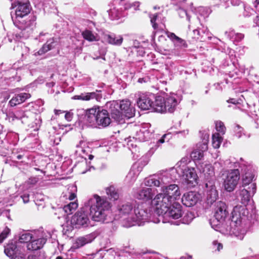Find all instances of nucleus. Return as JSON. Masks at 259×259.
I'll use <instances>...</instances> for the list:
<instances>
[{"mask_svg":"<svg viewBox=\"0 0 259 259\" xmlns=\"http://www.w3.org/2000/svg\"><path fill=\"white\" fill-rule=\"evenodd\" d=\"M11 8L15 9V17L12 16L13 23L21 30L13 34V38L16 41H20L21 38H27L35 25L34 20L27 18L30 11L29 4L16 1L12 4Z\"/></svg>","mask_w":259,"mask_h":259,"instance_id":"1","label":"nucleus"},{"mask_svg":"<svg viewBox=\"0 0 259 259\" xmlns=\"http://www.w3.org/2000/svg\"><path fill=\"white\" fill-rule=\"evenodd\" d=\"M118 215L122 226L129 228L135 225L141 226L151 220L150 210L145 207L143 204L134 207L131 202H125L118 206Z\"/></svg>","mask_w":259,"mask_h":259,"instance_id":"2","label":"nucleus"},{"mask_svg":"<svg viewBox=\"0 0 259 259\" xmlns=\"http://www.w3.org/2000/svg\"><path fill=\"white\" fill-rule=\"evenodd\" d=\"M84 206L86 209L90 208V215L94 221L108 222L107 217L111 205L106 198L95 195L85 203Z\"/></svg>","mask_w":259,"mask_h":259,"instance_id":"3","label":"nucleus"},{"mask_svg":"<svg viewBox=\"0 0 259 259\" xmlns=\"http://www.w3.org/2000/svg\"><path fill=\"white\" fill-rule=\"evenodd\" d=\"M232 214L230 227L227 230L238 239L242 240L246 233L243 222L248 219V211L245 205H237L234 207Z\"/></svg>","mask_w":259,"mask_h":259,"instance_id":"4","label":"nucleus"},{"mask_svg":"<svg viewBox=\"0 0 259 259\" xmlns=\"http://www.w3.org/2000/svg\"><path fill=\"white\" fill-rule=\"evenodd\" d=\"M111 116L116 121L121 122L124 117L130 118L135 114V109L129 100L111 101L106 104Z\"/></svg>","mask_w":259,"mask_h":259,"instance_id":"5","label":"nucleus"},{"mask_svg":"<svg viewBox=\"0 0 259 259\" xmlns=\"http://www.w3.org/2000/svg\"><path fill=\"white\" fill-rule=\"evenodd\" d=\"M84 120L89 126H98L99 127H106L111 121L107 110L99 106L87 110L84 115Z\"/></svg>","mask_w":259,"mask_h":259,"instance_id":"6","label":"nucleus"},{"mask_svg":"<svg viewBox=\"0 0 259 259\" xmlns=\"http://www.w3.org/2000/svg\"><path fill=\"white\" fill-rule=\"evenodd\" d=\"M189 162L190 160L188 157L182 158L177 164V171L182 175L187 185L193 187L197 184L198 178L195 169L188 165Z\"/></svg>","mask_w":259,"mask_h":259,"instance_id":"7","label":"nucleus"},{"mask_svg":"<svg viewBox=\"0 0 259 259\" xmlns=\"http://www.w3.org/2000/svg\"><path fill=\"white\" fill-rule=\"evenodd\" d=\"M155 104L156 112L172 113L176 109L178 101L176 98L172 96H166L165 98L158 96L156 97Z\"/></svg>","mask_w":259,"mask_h":259,"instance_id":"8","label":"nucleus"},{"mask_svg":"<svg viewBox=\"0 0 259 259\" xmlns=\"http://www.w3.org/2000/svg\"><path fill=\"white\" fill-rule=\"evenodd\" d=\"M172 182L170 174L167 171H162L145 179L144 184L148 187H157L163 188Z\"/></svg>","mask_w":259,"mask_h":259,"instance_id":"9","label":"nucleus"},{"mask_svg":"<svg viewBox=\"0 0 259 259\" xmlns=\"http://www.w3.org/2000/svg\"><path fill=\"white\" fill-rule=\"evenodd\" d=\"M238 166L241 168V179L242 187L251 188V184H255L253 182L255 177L254 170L252 166L245 161L242 158L240 159V161L237 163Z\"/></svg>","mask_w":259,"mask_h":259,"instance_id":"10","label":"nucleus"},{"mask_svg":"<svg viewBox=\"0 0 259 259\" xmlns=\"http://www.w3.org/2000/svg\"><path fill=\"white\" fill-rule=\"evenodd\" d=\"M223 186L228 192L233 191L236 187L240 179V171L238 169L225 171L222 176Z\"/></svg>","mask_w":259,"mask_h":259,"instance_id":"11","label":"nucleus"},{"mask_svg":"<svg viewBox=\"0 0 259 259\" xmlns=\"http://www.w3.org/2000/svg\"><path fill=\"white\" fill-rule=\"evenodd\" d=\"M172 202L173 201L161 192L152 199V204L155 206L156 212L160 215H163V213L168 210V207Z\"/></svg>","mask_w":259,"mask_h":259,"instance_id":"12","label":"nucleus"},{"mask_svg":"<svg viewBox=\"0 0 259 259\" xmlns=\"http://www.w3.org/2000/svg\"><path fill=\"white\" fill-rule=\"evenodd\" d=\"M156 97L150 93H143L140 95L137 102L138 107L143 110H151L156 112L155 101Z\"/></svg>","mask_w":259,"mask_h":259,"instance_id":"13","label":"nucleus"},{"mask_svg":"<svg viewBox=\"0 0 259 259\" xmlns=\"http://www.w3.org/2000/svg\"><path fill=\"white\" fill-rule=\"evenodd\" d=\"M256 190V184H251V188L244 187L240 188L237 192V199L243 205H246L249 201L251 196H253Z\"/></svg>","mask_w":259,"mask_h":259,"instance_id":"14","label":"nucleus"},{"mask_svg":"<svg viewBox=\"0 0 259 259\" xmlns=\"http://www.w3.org/2000/svg\"><path fill=\"white\" fill-rule=\"evenodd\" d=\"M205 187L206 190V199L208 204H212L214 202L218 197V193L216 190L215 186L214 185V178H211V179L205 183Z\"/></svg>","mask_w":259,"mask_h":259,"instance_id":"15","label":"nucleus"},{"mask_svg":"<svg viewBox=\"0 0 259 259\" xmlns=\"http://www.w3.org/2000/svg\"><path fill=\"white\" fill-rule=\"evenodd\" d=\"M89 222L88 215L84 211H79L73 215L71 220L72 225L76 228L86 227Z\"/></svg>","mask_w":259,"mask_h":259,"instance_id":"16","label":"nucleus"},{"mask_svg":"<svg viewBox=\"0 0 259 259\" xmlns=\"http://www.w3.org/2000/svg\"><path fill=\"white\" fill-rule=\"evenodd\" d=\"M161 192L173 201L178 199L181 195L179 187L176 184H170L163 187L161 189Z\"/></svg>","mask_w":259,"mask_h":259,"instance_id":"17","label":"nucleus"},{"mask_svg":"<svg viewBox=\"0 0 259 259\" xmlns=\"http://www.w3.org/2000/svg\"><path fill=\"white\" fill-rule=\"evenodd\" d=\"M149 126L150 124L148 123L145 126L137 131L135 137H133V139H135L140 142H144L152 138L153 132L149 128Z\"/></svg>","mask_w":259,"mask_h":259,"instance_id":"18","label":"nucleus"},{"mask_svg":"<svg viewBox=\"0 0 259 259\" xmlns=\"http://www.w3.org/2000/svg\"><path fill=\"white\" fill-rule=\"evenodd\" d=\"M199 199V195L198 193L190 191L183 195L182 198V202L186 206L192 207L197 204Z\"/></svg>","mask_w":259,"mask_h":259,"instance_id":"19","label":"nucleus"},{"mask_svg":"<svg viewBox=\"0 0 259 259\" xmlns=\"http://www.w3.org/2000/svg\"><path fill=\"white\" fill-rule=\"evenodd\" d=\"M228 214L227 210V206L225 202L219 201L217 203L214 217L215 219L220 222L224 221Z\"/></svg>","mask_w":259,"mask_h":259,"instance_id":"20","label":"nucleus"},{"mask_svg":"<svg viewBox=\"0 0 259 259\" xmlns=\"http://www.w3.org/2000/svg\"><path fill=\"white\" fill-rule=\"evenodd\" d=\"M182 207L178 203H174L168 207V210L163 214L171 217L174 219H178L182 215Z\"/></svg>","mask_w":259,"mask_h":259,"instance_id":"21","label":"nucleus"},{"mask_svg":"<svg viewBox=\"0 0 259 259\" xmlns=\"http://www.w3.org/2000/svg\"><path fill=\"white\" fill-rule=\"evenodd\" d=\"M154 194L152 188H143L135 193V197L138 199L147 201L152 199Z\"/></svg>","mask_w":259,"mask_h":259,"instance_id":"22","label":"nucleus"},{"mask_svg":"<svg viewBox=\"0 0 259 259\" xmlns=\"http://www.w3.org/2000/svg\"><path fill=\"white\" fill-rule=\"evenodd\" d=\"M102 98L101 91L96 90L91 93H82L80 95L75 96L74 99L83 101H89L95 99L97 101L100 102Z\"/></svg>","mask_w":259,"mask_h":259,"instance_id":"23","label":"nucleus"},{"mask_svg":"<svg viewBox=\"0 0 259 259\" xmlns=\"http://www.w3.org/2000/svg\"><path fill=\"white\" fill-rule=\"evenodd\" d=\"M47 236L39 238H32L30 242L27 244V248L28 250L35 251L41 249L47 241Z\"/></svg>","mask_w":259,"mask_h":259,"instance_id":"24","label":"nucleus"},{"mask_svg":"<svg viewBox=\"0 0 259 259\" xmlns=\"http://www.w3.org/2000/svg\"><path fill=\"white\" fill-rule=\"evenodd\" d=\"M148 161L146 158H141L138 162L135 163L132 166L129 173L128 176H137L142 170L143 168L148 164Z\"/></svg>","mask_w":259,"mask_h":259,"instance_id":"25","label":"nucleus"},{"mask_svg":"<svg viewBox=\"0 0 259 259\" xmlns=\"http://www.w3.org/2000/svg\"><path fill=\"white\" fill-rule=\"evenodd\" d=\"M30 97L29 93H22L15 95L9 101V104L12 107L15 106L24 102Z\"/></svg>","mask_w":259,"mask_h":259,"instance_id":"26","label":"nucleus"},{"mask_svg":"<svg viewBox=\"0 0 259 259\" xmlns=\"http://www.w3.org/2000/svg\"><path fill=\"white\" fill-rule=\"evenodd\" d=\"M104 39L108 44L116 46H121L123 40L121 35H116L114 33L105 34L104 36Z\"/></svg>","mask_w":259,"mask_h":259,"instance_id":"27","label":"nucleus"},{"mask_svg":"<svg viewBox=\"0 0 259 259\" xmlns=\"http://www.w3.org/2000/svg\"><path fill=\"white\" fill-rule=\"evenodd\" d=\"M5 253L9 257H12L19 252H21V248L16 243H9L5 246Z\"/></svg>","mask_w":259,"mask_h":259,"instance_id":"28","label":"nucleus"},{"mask_svg":"<svg viewBox=\"0 0 259 259\" xmlns=\"http://www.w3.org/2000/svg\"><path fill=\"white\" fill-rule=\"evenodd\" d=\"M167 37L173 42L175 47L180 48H187V44L184 39L178 37L174 33L167 32Z\"/></svg>","mask_w":259,"mask_h":259,"instance_id":"29","label":"nucleus"},{"mask_svg":"<svg viewBox=\"0 0 259 259\" xmlns=\"http://www.w3.org/2000/svg\"><path fill=\"white\" fill-rule=\"evenodd\" d=\"M95 239V236L93 234H88L84 236L78 238L74 244V247L78 248H80L85 244L91 242Z\"/></svg>","mask_w":259,"mask_h":259,"instance_id":"30","label":"nucleus"},{"mask_svg":"<svg viewBox=\"0 0 259 259\" xmlns=\"http://www.w3.org/2000/svg\"><path fill=\"white\" fill-rule=\"evenodd\" d=\"M201 149H195L191 154V157L194 160H200L203 157V152L207 149V145L204 143L201 145Z\"/></svg>","mask_w":259,"mask_h":259,"instance_id":"31","label":"nucleus"},{"mask_svg":"<svg viewBox=\"0 0 259 259\" xmlns=\"http://www.w3.org/2000/svg\"><path fill=\"white\" fill-rule=\"evenodd\" d=\"M57 41L55 40L54 38L49 39L46 44L37 52L39 55H41L48 51L51 50L56 45Z\"/></svg>","mask_w":259,"mask_h":259,"instance_id":"32","label":"nucleus"},{"mask_svg":"<svg viewBox=\"0 0 259 259\" xmlns=\"http://www.w3.org/2000/svg\"><path fill=\"white\" fill-rule=\"evenodd\" d=\"M225 35L227 38L233 41L239 42L244 38V34L241 33H236L234 30H230L226 31L225 33Z\"/></svg>","mask_w":259,"mask_h":259,"instance_id":"33","label":"nucleus"},{"mask_svg":"<svg viewBox=\"0 0 259 259\" xmlns=\"http://www.w3.org/2000/svg\"><path fill=\"white\" fill-rule=\"evenodd\" d=\"M29 112H25L23 111H17L13 114L12 117L13 118V120H14V119H20L22 120V123H26L29 117L27 114Z\"/></svg>","mask_w":259,"mask_h":259,"instance_id":"34","label":"nucleus"},{"mask_svg":"<svg viewBox=\"0 0 259 259\" xmlns=\"http://www.w3.org/2000/svg\"><path fill=\"white\" fill-rule=\"evenodd\" d=\"M106 192L111 200L114 201L119 198L118 193L114 186H111L106 188Z\"/></svg>","mask_w":259,"mask_h":259,"instance_id":"35","label":"nucleus"},{"mask_svg":"<svg viewBox=\"0 0 259 259\" xmlns=\"http://www.w3.org/2000/svg\"><path fill=\"white\" fill-rule=\"evenodd\" d=\"M78 207V204L75 202H70L64 206L63 209L67 214L73 213Z\"/></svg>","mask_w":259,"mask_h":259,"instance_id":"36","label":"nucleus"},{"mask_svg":"<svg viewBox=\"0 0 259 259\" xmlns=\"http://www.w3.org/2000/svg\"><path fill=\"white\" fill-rule=\"evenodd\" d=\"M222 138L219 133H215L212 135V144L213 148L217 149L220 146V144L222 141Z\"/></svg>","mask_w":259,"mask_h":259,"instance_id":"37","label":"nucleus"},{"mask_svg":"<svg viewBox=\"0 0 259 259\" xmlns=\"http://www.w3.org/2000/svg\"><path fill=\"white\" fill-rule=\"evenodd\" d=\"M109 17L112 20L118 19L121 16V12L118 9L114 8L108 11Z\"/></svg>","mask_w":259,"mask_h":259,"instance_id":"38","label":"nucleus"},{"mask_svg":"<svg viewBox=\"0 0 259 259\" xmlns=\"http://www.w3.org/2000/svg\"><path fill=\"white\" fill-rule=\"evenodd\" d=\"M82 35L85 39L89 41H93L97 40L96 36L92 33V31L89 30H86L83 31Z\"/></svg>","mask_w":259,"mask_h":259,"instance_id":"39","label":"nucleus"},{"mask_svg":"<svg viewBox=\"0 0 259 259\" xmlns=\"http://www.w3.org/2000/svg\"><path fill=\"white\" fill-rule=\"evenodd\" d=\"M32 238H33V237L30 233H25L20 236L19 240L21 243L26 242L27 244L30 242Z\"/></svg>","mask_w":259,"mask_h":259,"instance_id":"40","label":"nucleus"},{"mask_svg":"<svg viewBox=\"0 0 259 259\" xmlns=\"http://www.w3.org/2000/svg\"><path fill=\"white\" fill-rule=\"evenodd\" d=\"M215 127L218 132H220L223 135L225 134L226 131V127L223 122L221 121H217L215 123Z\"/></svg>","mask_w":259,"mask_h":259,"instance_id":"41","label":"nucleus"},{"mask_svg":"<svg viewBox=\"0 0 259 259\" xmlns=\"http://www.w3.org/2000/svg\"><path fill=\"white\" fill-rule=\"evenodd\" d=\"M157 16H158V14H150V21H151V23L152 25V27L154 29H156L157 28H158V25L155 22L156 19H157Z\"/></svg>","mask_w":259,"mask_h":259,"instance_id":"42","label":"nucleus"},{"mask_svg":"<svg viewBox=\"0 0 259 259\" xmlns=\"http://www.w3.org/2000/svg\"><path fill=\"white\" fill-rule=\"evenodd\" d=\"M234 131L237 137L240 138L242 136V133L243 134V128L240 125L237 124L234 127Z\"/></svg>","mask_w":259,"mask_h":259,"instance_id":"43","label":"nucleus"},{"mask_svg":"<svg viewBox=\"0 0 259 259\" xmlns=\"http://www.w3.org/2000/svg\"><path fill=\"white\" fill-rule=\"evenodd\" d=\"M10 232V230L7 227L4 229L0 234V243H2L3 240L7 237Z\"/></svg>","mask_w":259,"mask_h":259,"instance_id":"44","label":"nucleus"},{"mask_svg":"<svg viewBox=\"0 0 259 259\" xmlns=\"http://www.w3.org/2000/svg\"><path fill=\"white\" fill-rule=\"evenodd\" d=\"M178 13L181 18H184L185 17H186L187 19L189 21L190 19V16L188 15L187 12L186 11L183 9L180 8L178 10Z\"/></svg>","mask_w":259,"mask_h":259,"instance_id":"45","label":"nucleus"},{"mask_svg":"<svg viewBox=\"0 0 259 259\" xmlns=\"http://www.w3.org/2000/svg\"><path fill=\"white\" fill-rule=\"evenodd\" d=\"M140 6V3L138 2H136L133 3L132 4H126L125 6V9H127L131 8L132 7L134 8L135 10H137L138 9L139 7Z\"/></svg>","mask_w":259,"mask_h":259,"instance_id":"46","label":"nucleus"},{"mask_svg":"<svg viewBox=\"0 0 259 259\" xmlns=\"http://www.w3.org/2000/svg\"><path fill=\"white\" fill-rule=\"evenodd\" d=\"M77 150L75 151V153L78 155L83 157V155L82 154H84L85 153V150L82 148L79 145H76Z\"/></svg>","mask_w":259,"mask_h":259,"instance_id":"47","label":"nucleus"},{"mask_svg":"<svg viewBox=\"0 0 259 259\" xmlns=\"http://www.w3.org/2000/svg\"><path fill=\"white\" fill-rule=\"evenodd\" d=\"M73 118V113L71 111H67L65 114V118L68 121H70Z\"/></svg>","mask_w":259,"mask_h":259,"instance_id":"48","label":"nucleus"},{"mask_svg":"<svg viewBox=\"0 0 259 259\" xmlns=\"http://www.w3.org/2000/svg\"><path fill=\"white\" fill-rule=\"evenodd\" d=\"M212 244L214 248L216 247V250L218 251H220L223 248V245L221 243L218 242L217 241H214L212 242Z\"/></svg>","mask_w":259,"mask_h":259,"instance_id":"49","label":"nucleus"},{"mask_svg":"<svg viewBox=\"0 0 259 259\" xmlns=\"http://www.w3.org/2000/svg\"><path fill=\"white\" fill-rule=\"evenodd\" d=\"M22 198L23 201L24 203L28 202L29 200V194H25L21 196Z\"/></svg>","mask_w":259,"mask_h":259,"instance_id":"50","label":"nucleus"},{"mask_svg":"<svg viewBox=\"0 0 259 259\" xmlns=\"http://www.w3.org/2000/svg\"><path fill=\"white\" fill-rule=\"evenodd\" d=\"M194 34L196 36L197 38H199L202 36V34L199 29H195L193 30Z\"/></svg>","mask_w":259,"mask_h":259,"instance_id":"51","label":"nucleus"},{"mask_svg":"<svg viewBox=\"0 0 259 259\" xmlns=\"http://www.w3.org/2000/svg\"><path fill=\"white\" fill-rule=\"evenodd\" d=\"M166 135H164L162 136V137L159 139L158 140V141H157V144H162L164 142H165V137H166Z\"/></svg>","mask_w":259,"mask_h":259,"instance_id":"52","label":"nucleus"},{"mask_svg":"<svg viewBox=\"0 0 259 259\" xmlns=\"http://www.w3.org/2000/svg\"><path fill=\"white\" fill-rule=\"evenodd\" d=\"M24 155H25V152H22V154H16V158L18 160H20V159H21L24 156Z\"/></svg>","mask_w":259,"mask_h":259,"instance_id":"53","label":"nucleus"},{"mask_svg":"<svg viewBox=\"0 0 259 259\" xmlns=\"http://www.w3.org/2000/svg\"><path fill=\"white\" fill-rule=\"evenodd\" d=\"M11 259H25L23 256L16 255L14 256H13Z\"/></svg>","mask_w":259,"mask_h":259,"instance_id":"54","label":"nucleus"},{"mask_svg":"<svg viewBox=\"0 0 259 259\" xmlns=\"http://www.w3.org/2000/svg\"><path fill=\"white\" fill-rule=\"evenodd\" d=\"M240 2L239 0H231V3L233 5H239Z\"/></svg>","mask_w":259,"mask_h":259,"instance_id":"55","label":"nucleus"},{"mask_svg":"<svg viewBox=\"0 0 259 259\" xmlns=\"http://www.w3.org/2000/svg\"><path fill=\"white\" fill-rule=\"evenodd\" d=\"M54 112H55V114L56 115H59L60 114H62V113H63L64 112V111H62V110H57V109H55L54 110Z\"/></svg>","mask_w":259,"mask_h":259,"instance_id":"56","label":"nucleus"},{"mask_svg":"<svg viewBox=\"0 0 259 259\" xmlns=\"http://www.w3.org/2000/svg\"><path fill=\"white\" fill-rule=\"evenodd\" d=\"M76 197V195L74 193H71L69 196V199L71 200Z\"/></svg>","mask_w":259,"mask_h":259,"instance_id":"57","label":"nucleus"},{"mask_svg":"<svg viewBox=\"0 0 259 259\" xmlns=\"http://www.w3.org/2000/svg\"><path fill=\"white\" fill-rule=\"evenodd\" d=\"M228 102L234 104H236L237 103V101L235 99H230L228 101Z\"/></svg>","mask_w":259,"mask_h":259,"instance_id":"58","label":"nucleus"},{"mask_svg":"<svg viewBox=\"0 0 259 259\" xmlns=\"http://www.w3.org/2000/svg\"><path fill=\"white\" fill-rule=\"evenodd\" d=\"M254 6L256 9L259 11V0H255Z\"/></svg>","mask_w":259,"mask_h":259,"instance_id":"59","label":"nucleus"},{"mask_svg":"<svg viewBox=\"0 0 259 259\" xmlns=\"http://www.w3.org/2000/svg\"><path fill=\"white\" fill-rule=\"evenodd\" d=\"M192 213H191L187 214L186 217L190 218V221H187L186 222V223H189V222H190L192 220L193 218H192ZM185 217H186V216Z\"/></svg>","mask_w":259,"mask_h":259,"instance_id":"60","label":"nucleus"},{"mask_svg":"<svg viewBox=\"0 0 259 259\" xmlns=\"http://www.w3.org/2000/svg\"><path fill=\"white\" fill-rule=\"evenodd\" d=\"M179 259H192V257L191 256H183Z\"/></svg>","mask_w":259,"mask_h":259,"instance_id":"61","label":"nucleus"},{"mask_svg":"<svg viewBox=\"0 0 259 259\" xmlns=\"http://www.w3.org/2000/svg\"><path fill=\"white\" fill-rule=\"evenodd\" d=\"M246 49V48H245V47H242V48H241V47H239L238 48H237V49H239V52H240V51H241V50H242V52H241V53H241V54H243V53L244 52V49Z\"/></svg>","mask_w":259,"mask_h":259,"instance_id":"62","label":"nucleus"},{"mask_svg":"<svg viewBox=\"0 0 259 259\" xmlns=\"http://www.w3.org/2000/svg\"><path fill=\"white\" fill-rule=\"evenodd\" d=\"M92 168L94 169V167L93 166H90V168L88 170L82 171L81 174H84L86 173L88 170H91Z\"/></svg>","mask_w":259,"mask_h":259,"instance_id":"63","label":"nucleus"},{"mask_svg":"<svg viewBox=\"0 0 259 259\" xmlns=\"http://www.w3.org/2000/svg\"><path fill=\"white\" fill-rule=\"evenodd\" d=\"M168 52H169V50H166V49H164L163 51H162V49L160 50V52L162 54H167V53Z\"/></svg>","mask_w":259,"mask_h":259,"instance_id":"64","label":"nucleus"}]
</instances>
